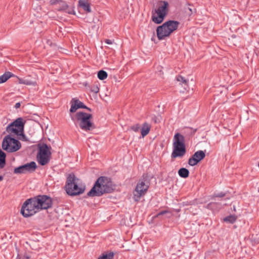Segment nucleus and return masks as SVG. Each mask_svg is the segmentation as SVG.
<instances>
[{
	"mask_svg": "<svg viewBox=\"0 0 259 259\" xmlns=\"http://www.w3.org/2000/svg\"><path fill=\"white\" fill-rule=\"evenodd\" d=\"M112 190V183L110 179L106 177H100L97 179L93 187L88 193V196H101L104 193L111 192Z\"/></svg>",
	"mask_w": 259,
	"mask_h": 259,
	"instance_id": "1",
	"label": "nucleus"
},
{
	"mask_svg": "<svg viewBox=\"0 0 259 259\" xmlns=\"http://www.w3.org/2000/svg\"><path fill=\"white\" fill-rule=\"evenodd\" d=\"M71 119L77 122L83 131H88L94 128V123L92 121L93 116L91 114L84 112H78L74 115H70Z\"/></svg>",
	"mask_w": 259,
	"mask_h": 259,
	"instance_id": "2",
	"label": "nucleus"
},
{
	"mask_svg": "<svg viewBox=\"0 0 259 259\" xmlns=\"http://www.w3.org/2000/svg\"><path fill=\"white\" fill-rule=\"evenodd\" d=\"M23 118L19 117L9 124L6 128V132L9 133L11 137L17 136L20 140L26 141L24 134V122Z\"/></svg>",
	"mask_w": 259,
	"mask_h": 259,
	"instance_id": "3",
	"label": "nucleus"
},
{
	"mask_svg": "<svg viewBox=\"0 0 259 259\" xmlns=\"http://www.w3.org/2000/svg\"><path fill=\"white\" fill-rule=\"evenodd\" d=\"M36 146L37 150V162L42 166L47 165L50 162L51 159V147L42 142L37 143Z\"/></svg>",
	"mask_w": 259,
	"mask_h": 259,
	"instance_id": "4",
	"label": "nucleus"
},
{
	"mask_svg": "<svg viewBox=\"0 0 259 259\" xmlns=\"http://www.w3.org/2000/svg\"><path fill=\"white\" fill-rule=\"evenodd\" d=\"M172 152L171 157H182L186 153V146L184 137L180 133H177L173 138Z\"/></svg>",
	"mask_w": 259,
	"mask_h": 259,
	"instance_id": "5",
	"label": "nucleus"
},
{
	"mask_svg": "<svg viewBox=\"0 0 259 259\" xmlns=\"http://www.w3.org/2000/svg\"><path fill=\"white\" fill-rule=\"evenodd\" d=\"M179 25V22L177 21L169 20L158 26L156 29L158 38L162 40L169 36L172 32L177 29Z\"/></svg>",
	"mask_w": 259,
	"mask_h": 259,
	"instance_id": "6",
	"label": "nucleus"
},
{
	"mask_svg": "<svg viewBox=\"0 0 259 259\" xmlns=\"http://www.w3.org/2000/svg\"><path fill=\"white\" fill-rule=\"evenodd\" d=\"M77 179L73 174L69 175L67 178L65 188L67 193L71 196L77 195L81 194L84 190V187L78 186Z\"/></svg>",
	"mask_w": 259,
	"mask_h": 259,
	"instance_id": "7",
	"label": "nucleus"
},
{
	"mask_svg": "<svg viewBox=\"0 0 259 259\" xmlns=\"http://www.w3.org/2000/svg\"><path fill=\"white\" fill-rule=\"evenodd\" d=\"M168 3L166 1H161L158 7L152 12V20L156 24L161 23L167 14Z\"/></svg>",
	"mask_w": 259,
	"mask_h": 259,
	"instance_id": "8",
	"label": "nucleus"
},
{
	"mask_svg": "<svg viewBox=\"0 0 259 259\" xmlns=\"http://www.w3.org/2000/svg\"><path fill=\"white\" fill-rule=\"evenodd\" d=\"M51 197L47 195H38L33 198V213L40 210L47 209L52 207Z\"/></svg>",
	"mask_w": 259,
	"mask_h": 259,
	"instance_id": "9",
	"label": "nucleus"
},
{
	"mask_svg": "<svg viewBox=\"0 0 259 259\" xmlns=\"http://www.w3.org/2000/svg\"><path fill=\"white\" fill-rule=\"evenodd\" d=\"M3 149L8 152H14L18 151L21 147L20 142L10 135L6 136L2 142Z\"/></svg>",
	"mask_w": 259,
	"mask_h": 259,
	"instance_id": "10",
	"label": "nucleus"
},
{
	"mask_svg": "<svg viewBox=\"0 0 259 259\" xmlns=\"http://www.w3.org/2000/svg\"><path fill=\"white\" fill-rule=\"evenodd\" d=\"M149 188V183L144 179L140 180L138 183L134 193V199L138 201L141 196L144 195Z\"/></svg>",
	"mask_w": 259,
	"mask_h": 259,
	"instance_id": "11",
	"label": "nucleus"
},
{
	"mask_svg": "<svg viewBox=\"0 0 259 259\" xmlns=\"http://www.w3.org/2000/svg\"><path fill=\"white\" fill-rule=\"evenodd\" d=\"M32 198L26 200L22 206L20 212L24 217L27 218L32 215Z\"/></svg>",
	"mask_w": 259,
	"mask_h": 259,
	"instance_id": "12",
	"label": "nucleus"
},
{
	"mask_svg": "<svg viewBox=\"0 0 259 259\" xmlns=\"http://www.w3.org/2000/svg\"><path fill=\"white\" fill-rule=\"evenodd\" d=\"M205 156V154L204 151L202 150L197 151L189 158L188 163L191 166H194L203 159Z\"/></svg>",
	"mask_w": 259,
	"mask_h": 259,
	"instance_id": "13",
	"label": "nucleus"
},
{
	"mask_svg": "<svg viewBox=\"0 0 259 259\" xmlns=\"http://www.w3.org/2000/svg\"><path fill=\"white\" fill-rule=\"evenodd\" d=\"M32 171V161L16 167L14 170L16 174H27Z\"/></svg>",
	"mask_w": 259,
	"mask_h": 259,
	"instance_id": "14",
	"label": "nucleus"
},
{
	"mask_svg": "<svg viewBox=\"0 0 259 259\" xmlns=\"http://www.w3.org/2000/svg\"><path fill=\"white\" fill-rule=\"evenodd\" d=\"M78 6L82 8L87 12H91L90 5L87 0H79Z\"/></svg>",
	"mask_w": 259,
	"mask_h": 259,
	"instance_id": "15",
	"label": "nucleus"
},
{
	"mask_svg": "<svg viewBox=\"0 0 259 259\" xmlns=\"http://www.w3.org/2000/svg\"><path fill=\"white\" fill-rule=\"evenodd\" d=\"M6 154L0 149V168H3L6 164ZM4 179L2 176H0V182Z\"/></svg>",
	"mask_w": 259,
	"mask_h": 259,
	"instance_id": "16",
	"label": "nucleus"
},
{
	"mask_svg": "<svg viewBox=\"0 0 259 259\" xmlns=\"http://www.w3.org/2000/svg\"><path fill=\"white\" fill-rule=\"evenodd\" d=\"M151 128V125L148 123L145 122L143 123V126L141 128V135L143 137H144L148 135L150 132Z\"/></svg>",
	"mask_w": 259,
	"mask_h": 259,
	"instance_id": "17",
	"label": "nucleus"
},
{
	"mask_svg": "<svg viewBox=\"0 0 259 259\" xmlns=\"http://www.w3.org/2000/svg\"><path fill=\"white\" fill-rule=\"evenodd\" d=\"M179 175L183 178H186L188 177L189 171L186 168H181L178 171Z\"/></svg>",
	"mask_w": 259,
	"mask_h": 259,
	"instance_id": "18",
	"label": "nucleus"
},
{
	"mask_svg": "<svg viewBox=\"0 0 259 259\" xmlns=\"http://www.w3.org/2000/svg\"><path fill=\"white\" fill-rule=\"evenodd\" d=\"M12 75L13 74L10 72H7L3 75L0 76V83L6 82Z\"/></svg>",
	"mask_w": 259,
	"mask_h": 259,
	"instance_id": "19",
	"label": "nucleus"
},
{
	"mask_svg": "<svg viewBox=\"0 0 259 259\" xmlns=\"http://www.w3.org/2000/svg\"><path fill=\"white\" fill-rule=\"evenodd\" d=\"M176 79L178 81L180 82L182 84L184 88L186 89L188 87V80L181 75L178 76L176 77Z\"/></svg>",
	"mask_w": 259,
	"mask_h": 259,
	"instance_id": "20",
	"label": "nucleus"
},
{
	"mask_svg": "<svg viewBox=\"0 0 259 259\" xmlns=\"http://www.w3.org/2000/svg\"><path fill=\"white\" fill-rule=\"evenodd\" d=\"M114 256L113 252H109L103 253L102 255L99 257L98 259H112Z\"/></svg>",
	"mask_w": 259,
	"mask_h": 259,
	"instance_id": "21",
	"label": "nucleus"
},
{
	"mask_svg": "<svg viewBox=\"0 0 259 259\" xmlns=\"http://www.w3.org/2000/svg\"><path fill=\"white\" fill-rule=\"evenodd\" d=\"M237 219V217L234 215H230L224 219V221L229 223H234Z\"/></svg>",
	"mask_w": 259,
	"mask_h": 259,
	"instance_id": "22",
	"label": "nucleus"
},
{
	"mask_svg": "<svg viewBox=\"0 0 259 259\" xmlns=\"http://www.w3.org/2000/svg\"><path fill=\"white\" fill-rule=\"evenodd\" d=\"M73 101L76 102V103L78 106V107H79V108L87 109L89 111H91V109L90 108L87 107L82 102L80 101L79 100H78L76 98H73Z\"/></svg>",
	"mask_w": 259,
	"mask_h": 259,
	"instance_id": "23",
	"label": "nucleus"
},
{
	"mask_svg": "<svg viewBox=\"0 0 259 259\" xmlns=\"http://www.w3.org/2000/svg\"><path fill=\"white\" fill-rule=\"evenodd\" d=\"M71 108L70 109V112L71 113H73L76 112V111L79 109L78 106L76 103V102L73 101V98L70 101Z\"/></svg>",
	"mask_w": 259,
	"mask_h": 259,
	"instance_id": "24",
	"label": "nucleus"
},
{
	"mask_svg": "<svg viewBox=\"0 0 259 259\" xmlns=\"http://www.w3.org/2000/svg\"><path fill=\"white\" fill-rule=\"evenodd\" d=\"M107 73L104 70H100L98 73V77L100 80H104L107 77Z\"/></svg>",
	"mask_w": 259,
	"mask_h": 259,
	"instance_id": "25",
	"label": "nucleus"
},
{
	"mask_svg": "<svg viewBox=\"0 0 259 259\" xmlns=\"http://www.w3.org/2000/svg\"><path fill=\"white\" fill-rule=\"evenodd\" d=\"M140 127H141V126L139 124H136L132 125L131 127V129L135 132H137L140 129Z\"/></svg>",
	"mask_w": 259,
	"mask_h": 259,
	"instance_id": "26",
	"label": "nucleus"
},
{
	"mask_svg": "<svg viewBox=\"0 0 259 259\" xmlns=\"http://www.w3.org/2000/svg\"><path fill=\"white\" fill-rule=\"evenodd\" d=\"M188 9L190 11V14H192L196 12L195 8H194L193 7H188Z\"/></svg>",
	"mask_w": 259,
	"mask_h": 259,
	"instance_id": "27",
	"label": "nucleus"
},
{
	"mask_svg": "<svg viewBox=\"0 0 259 259\" xmlns=\"http://www.w3.org/2000/svg\"><path fill=\"white\" fill-rule=\"evenodd\" d=\"M168 211H166V210H163V211H161L160 212H159L157 214V217H159L161 215H163L166 213H167Z\"/></svg>",
	"mask_w": 259,
	"mask_h": 259,
	"instance_id": "28",
	"label": "nucleus"
},
{
	"mask_svg": "<svg viewBox=\"0 0 259 259\" xmlns=\"http://www.w3.org/2000/svg\"><path fill=\"white\" fill-rule=\"evenodd\" d=\"M225 196V194L223 192H221L218 194H216L215 195V197H223L224 196Z\"/></svg>",
	"mask_w": 259,
	"mask_h": 259,
	"instance_id": "29",
	"label": "nucleus"
},
{
	"mask_svg": "<svg viewBox=\"0 0 259 259\" xmlns=\"http://www.w3.org/2000/svg\"><path fill=\"white\" fill-rule=\"evenodd\" d=\"M105 43L108 45H111L113 44V41L109 39H105Z\"/></svg>",
	"mask_w": 259,
	"mask_h": 259,
	"instance_id": "30",
	"label": "nucleus"
},
{
	"mask_svg": "<svg viewBox=\"0 0 259 259\" xmlns=\"http://www.w3.org/2000/svg\"><path fill=\"white\" fill-rule=\"evenodd\" d=\"M20 106H21L20 103L18 102V103H17L15 105V108L16 109L19 108H20Z\"/></svg>",
	"mask_w": 259,
	"mask_h": 259,
	"instance_id": "31",
	"label": "nucleus"
},
{
	"mask_svg": "<svg viewBox=\"0 0 259 259\" xmlns=\"http://www.w3.org/2000/svg\"><path fill=\"white\" fill-rule=\"evenodd\" d=\"M31 257V255H25L24 256V259H30Z\"/></svg>",
	"mask_w": 259,
	"mask_h": 259,
	"instance_id": "32",
	"label": "nucleus"
},
{
	"mask_svg": "<svg viewBox=\"0 0 259 259\" xmlns=\"http://www.w3.org/2000/svg\"><path fill=\"white\" fill-rule=\"evenodd\" d=\"M152 120L155 122V123H156L157 121V118L156 116H154V117L152 118Z\"/></svg>",
	"mask_w": 259,
	"mask_h": 259,
	"instance_id": "33",
	"label": "nucleus"
},
{
	"mask_svg": "<svg viewBox=\"0 0 259 259\" xmlns=\"http://www.w3.org/2000/svg\"><path fill=\"white\" fill-rule=\"evenodd\" d=\"M37 167L36 164L33 161V170H34Z\"/></svg>",
	"mask_w": 259,
	"mask_h": 259,
	"instance_id": "34",
	"label": "nucleus"
},
{
	"mask_svg": "<svg viewBox=\"0 0 259 259\" xmlns=\"http://www.w3.org/2000/svg\"><path fill=\"white\" fill-rule=\"evenodd\" d=\"M56 1H57V0H52L51 1L52 4L56 3Z\"/></svg>",
	"mask_w": 259,
	"mask_h": 259,
	"instance_id": "35",
	"label": "nucleus"
},
{
	"mask_svg": "<svg viewBox=\"0 0 259 259\" xmlns=\"http://www.w3.org/2000/svg\"><path fill=\"white\" fill-rule=\"evenodd\" d=\"M34 117H33V121H36V123H37V124H39L38 122L37 121H36V120L34 119Z\"/></svg>",
	"mask_w": 259,
	"mask_h": 259,
	"instance_id": "36",
	"label": "nucleus"
},
{
	"mask_svg": "<svg viewBox=\"0 0 259 259\" xmlns=\"http://www.w3.org/2000/svg\"><path fill=\"white\" fill-rule=\"evenodd\" d=\"M33 88H34V86H35V85H34V82H33ZM34 89H36V88H35Z\"/></svg>",
	"mask_w": 259,
	"mask_h": 259,
	"instance_id": "37",
	"label": "nucleus"
},
{
	"mask_svg": "<svg viewBox=\"0 0 259 259\" xmlns=\"http://www.w3.org/2000/svg\"><path fill=\"white\" fill-rule=\"evenodd\" d=\"M258 167H259V162H258Z\"/></svg>",
	"mask_w": 259,
	"mask_h": 259,
	"instance_id": "38",
	"label": "nucleus"
},
{
	"mask_svg": "<svg viewBox=\"0 0 259 259\" xmlns=\"http://www.w3.org/2000/svg\"><path fill=\"white\" fill-rule=\"evenodd\" d=\"M258 192H259V189H258Z\"/></svg>",
	"mask_w": 259,
	"mask_h": 259,
	"instance_id": "39",
	"label": "nucleus"
}]
</instances>
